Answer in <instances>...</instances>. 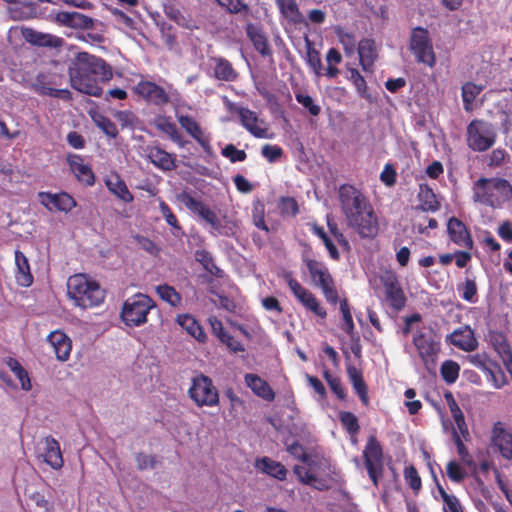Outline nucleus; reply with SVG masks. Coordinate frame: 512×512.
I'll return each instance as SVG.
<instances>
[{"mask_svg": "<svg viewBox=\"0 0 512 512\" xmlns=\"http://www.w3.org/2000/svg\"><path fill=\"white\" fill-rule=\"evenodd\" d=\"M67 163L79 182L86 186H93L95 184V175L90 165L84 163L82 156L69 154L67 156Z\"/></svg>", "mask_w": 512, "mask_h": 512, "instance_id": "obj_20", "label": "nucleus"}, {"mask_svg": "<svg viewBox=\"0 0 512 512\" xmlns=\"http://www.w3.org/2000/svg\"><path fill=\"white\" fill-rule=\"evenodd\" d=\"M339 421L342 427L349 435L356 436L360 430L358 418L349 411H341L339 413Z\"/></svg>", "mask_w": 512, "mask_h": 512, "instance_id": "obj_49", "label": "nucleus"}, {"mask_svg": "<svg viewBox=\"0 0 512 512\" xmlns=\"http://www.w3.org/2000/svg\"><path fill=\"white\" fill-rule=\"evenodd\" d=\"M497 140L495 126L483 119H473L466 129L467 146L475 152H486Z\"/></svg>", "mask_w": 512, "mask_h": 512, "instance_id": "obj_6", "label": "nucleus"}, {"mask_svg": "<svg viewBox=\"0 0 512 512\" xmlns=\"http://www.w3.org/2000/svg\"><path fill=\"white\" fill-rule=\"evenodd\" d=\"M261 154L269 163H274L283 155V149L278 145L265 144Z\"/></svg>", "mask_w": 512, "mask_h": 512, "instance_id": "obj_62", "label": "nucleus"}, {"mask_svg": "<svg viewBox=\"0 0 512 512\" xmlns=\"http://www.w3.org/2000/svg\"><path fill=\"white\" fill-rule=\"evenodd\" d=\"M452 345L465 352L474 351L478 347V341L470 326L460 327L449 335Z\"/></svg>", "mask_w": 512, "mask_h": 512, "instance_id": "obj_22", "label": "nucleus"}, {"mask_svg": "<svg viewBox=\"0 0 512 512\" xmlns=\"http://www.w3.org/2000/svg\"><path fill=\"white\" fill-rule=\"evenodd\" d=\"M188 396L197 407H214L219 404V392L212 379L202 373L191 380Z\"/></svg>", "mask_w": 512, "mask_h": 512, "instance_id": "obj_8", "label": "nucleus"}, {"mask_svg": "<svg viewBox=\"0 0 512 512\" xmlns=\"http://www.w3.org/2000/svg\"><path fill=\"white\" fill-rule=\"evenodd\" d=\"M282 277L295 298L303 305L306 310L312 312L322 319L326 318L327 312L325 308L321 306L317 297L311 291L303 287L300 282L293 277L291 271H285Z\"/></svg>", "mask_w": 512, "mask_h": 512, "instance_id": "obj_12", "label": "nucleus"}, {"mask_svg": "<svg viewBox=\"0 0 512 512\" xmlns=\"http://www.w3.org/2000/svg\"><path fill=\"white\" fill-rule=\"evenodd\" d=\"M156 293L160 299L167 302L172 307H178L181 305L182 297L173 286L168 284L158 285L156 287Z\"/></svg>", "mask_w": 512, "mask_h": 512, "instance_id": "obj_44", "label": "nucleus"}, {"mask_svg": "<svg viewBox=\"0 0 512 512\" xmlns=\"http://www.w3.org/2000/svg\"><path fill=\"white\" fill-rule=\"evenodd\" d=\"M159 208L168 225L175 229H181L177 217L165 201H160Z\"/></svg>", "mask_w": 512, "mask_h": 512, "instance_id": "obj_63", "label": "nucleus"}, {"mask_svg": "<svg viewBox=\"0 0 512 512\" xmlns=\"http://www.w3.org/2000/svg\"><path fill=\"white\" fill-rule=\"evenodd\" d=\"M7 366L14 373L17 379L20 381L21 388L25 391H29L32 388L31 380L26 369L22 367L18 360L12 357H8L6 360Z\"/></svg>", "mask_w": 512, "mask_h": 512, "instance_id": "obj_42", "label": "nucleus"}, {"mask_svg": "<svg viewBox=\"0 0 512 512\" xmlns=\"http://www.w3.org/2000/svg\"><path fill=\"white\" fill-rule=\"evenodd\" d=\"M338 200L347 225L361 238L373 239L379 231L378 217L365 194L352 184H342Z\"/></svg>", "mask_w": 512, "mask_h": 512, "instance_id": "obj_1", "label": "nucleus"}, {"mask_svg": "<svg viewBox=\"0 0 512 512\" xmlns=\"http://www.w3.org/2000/svg\"><path fill=\"white\" fill-rule=\"evenodd\" d=\"M133 92L147 104L158 108H163L171 102L165 88L150 80L141 79L133 87Z\"/></svg>", "mask_w": 512, "mask_h": 512, "instance_id": "obj_13", "label": "nucleus"}, {"mask_svg": "<svg viewBox=\"0 0 512 512\" xmlns=\"http://www.w3.org/2000/svg\"><path fill=\"white\" fill-rule=\"evenodd\" d=\"M409 48L417 63H422L430 68L436 64V55L433 44L426 28L417 26L412 29L409 40Z\"/></svg>", "mask_w": 512, "mask_h": 512, "instance_id": "obj_9", "label": "nucleus"}, {"mask_svg": "<svg viewBox=\"0 0 512 512\" xmlns=\"http://www.w3.org/2000/svg\"><path fill=\"white\" fill-rule=\"evenodd\" d=\"M163 12L167 18L176 22L179 25H183L185 21V16L181 12V10L172 3H167L163 5Z\"/></svg>", "mask_w": 512, "mask_h": 512, "instance_id": "obj_61", "label": "nucleus"}, {"mask_svg": "<svg viewBox=\"0 0 512 512\" xmlns=\"http://www.w3.org/2000/svg\"><path fill=\"white\" fill-rule=\"evenodd\" d=\"M214 63L213 75L217 80L225 82H234L238 78V73L229 60L223 57H212Z\"/></svg>", "mask_w": 512, "mask_h": 512, "instance_id": "obj_34", "label": "nucleus"}, {"mask_svg": "<svg viewBox=\"0 0 512 512\" xmlns=\"http://www.w3.org/2000/svg\"><path fill=\"white\" fill-rule=\"evenodd\" d=\"M323 377L326 380L331 391L340 399L343 400L346 397L345 388L342 385L341 379L330 373L328 369L323 371Z\"/></svg>", "mask_w": 512, "mask_h": 512, "instance_id": "obj_55", "label": "nucleus"}, {"mask_svg": "<svg viewBox=\"0 0 512 512\" xmlns=\"http://www.w3.org/2000/svg\"><path fill=\"white\" fill-rule=\"evenodd\" d=\"M467 468L461 461L450 460L446 465V475L451 482L460 484L469 475Z\"/></svg>", "mask_w": 512, "mask_h": 512, "instance_id": "obj_41", "label": "nucleus"}, {"mask_svg": "<svg viewBox=\"0 0 512 512\" xmlns=\"http://www.w3.org/2000/svg\"><path fill=\"white\" fill-rule=\"evenodd\" d=\"M106 186L111 193L126 203L133 201L134 197L129 191L126 183L118 175H114L106 180Z\"/></svg>", "mask_w": 512, "mask_h": 512, "instance_id": "obj_38", "label": "nucleus"}, {"mask_svg": "<svg viewBox=\"0 0 512 512\" xmlns=\"http://www.w3.org/2000/svg\"><path fill=\"white\" fill-rule=\"evenodd\" d=\"M147 157L151 163L163 171H171L176 168V157L164 149L154 146L147 149Z\"/></svg>", "mask_w": 512, "mask_h": 512, "instance_id": "obj_28", "label": "nucleus"}, {"mask_svg": "<svg viewBox=\"0 0 512 512\" xmlns=\"http://www.w3.org/2000/svg\"><path fill=\"white\" fill-rule=\"evenodd\" d=\"M255 467L262 473H265L279 481H284L287 477V469L285 466L267 456L258 458L255 461Z\"/></svg>", "mask_w": 512, "mask_h": 512, "instance_id": "obj_30", "label": "nucleus"}, {"mask_svg": "<svg viewBox=\"0 0 512 512\" xmlns=\"http://www.w3.org/2000/svg\"><path fill=\"white\" fill-rule=\"evenodd\" d=\"M302 260L308 269L311 279L315 285L322 290L326 301L332 305H336L339 301V296L334 279L327 266L323 262L309 258L308 256H303Z\"/></svg>", "mask_w": 512, "mask_h": 512, "instance_id": "obj_7", "label": "nucleus"}, {"mask_svg": "<svg viewBox=\"0 0 512 512\" xmlns=\"http://www.w3.org/2000/svg\"><path fill=\"white\" fill-rule=\"evenodd\" d=\"M156 127L160 131L167 134L174 142L179 143L181 141V134L176 126L170 118L161 117L156 121Z\"/></svg>", "mask_w": 512, "mask_h": 512, "instance_id": "obj_50", "label": "nucleus"}, {"mask_svg": "<svg viewBox=\"0 0 512 512\" xmlns=\"http://www.w3.org/2000/svg\"><path fill=\"white\" fill-rule=\"evenodd\" d=\"M156 304L148 295L137 293L123 303L121 319L128 327H138L147 322V316Z\"/></svg>", "mask_w": 512, "mask_h": 512, "instance_id": "obj_5", "label": "nucleus"}, {"mask_svg": "<svg viewBox=\"0 0 512 512\" xmlns=\"http://www.w3.org/2000/svg\"><path fill=\"white\" fill-rule=\"evenodd\" d=\"M403 476L408 486L417 495L422 488V480L415 466H406L403 471Z\"/></svg>", "mask_w": 512, "mask_h": 512, "instance_id": "obj_53", "label": "nucleus"}, {"mask_svg": "<svg viewBox=\"0 0 512 512\" xmlns=\"http://www.w3.org/2000/svg\"><path fill=\"white\" fill-rule=\"evenodd\" d=\"M418 200L420 203L415 207L416 210H421L423 212H436L441 207L433 189L427 184H420Z\"/></svg>", "mask_w": 512, "mask_h": 512, "instance_id": "obj_33", "label": "nucleus"}, {"mask_svg": "<svg viewBox=\"0 0 512 512\" xmlns=\"http://www.w3.org/2000/svg\"><path fill=\"white\" fill-rule=\"evenodd\" d=\"M279 210L282 215L295 217L299 213V206L295 198L286 196L281 197Z\"/></svg>", "mask_w": 512, "mask_h": 512, "instance_id": "obj_57", "label": "nucleus"}, {"mask_svg": "<svg viewBox=\"0 0 512 512\" xmlns=\"http://www.w3.org/2000/svg\"><path fill=\"white\" fill-rule=\"evenodd\" d=\"M484 373L487 375L488 381H490L497 389H500L507 384V378L504 372L495 362L489 367V370H486Z\"/></svg>", "mask_w": 512, "mask_h": 512, "instance_id": "obj_52", "label": "nucleus"}, {"mask_svg": "<svg viewBox=\"0 0 512 512\" xmlns=\"http://www.w3.org/2000/svg\"><path fill=\"white\" fill-rule=\"evenodd\" d=\"M458 290L461 292V297L463 300L473 304L478 301V289L474 279H465L464 283L459 286Z\"/></svg>", "mask_w": 512, "mask_h": 512, "instance_id": "obj_54", "label": "nucleus"}, {"mask_svg": "<svg viewBox=\"0 0 512 512\" xmlns=\"http://www.w3.org/2000/svg\"><path fill=\"white\" fill-rule=\"evenodd\" d=\"M44 461L55 470L62 468L64 464L60 444L52 436L45 437Z\"/></svg>", "mask_w": 512, "mask_h": 512, "instance_id": "obj_32", "label": "nucleus"}, {"mask_svg": "<svg viewBox=\"0 0 512 512\" xmlns=\"http://www.w3.org/2000/svg\"><path fill=\"white\" fill-rule=\"evenodd\" d=\"M363 459L369 478L373 485L378 487L379 481L383 476L384 457L383 448L374 435L369 436L367 439L363 450Z\"/></svg>", "mask_w": 512, "mask_h": 512, "instance_id": "obj_10", "label": "nucleus"}, {"mask_svg": "<svg viewBox=\"0 0 512 512\" xmlns=\"http://www.w3.org/2000/svg\"><path fill=\"white\" fill-rule=\"evenodd\" d=\"M177 323L192 337L199 342L206 341V334L198 321L189 314L178 315Z\"/></svg>", "mask_w": 512, "mask_h": 512, "instance_id": "obj_36", "label": "nucleus"}, {"mask_svg": "<svg viewBox=\"0 0 512 512\" xmlns=\"http://www.w3.org/2000/svg\"><path fill=\"white\" fill-rule=\"evenodd\" d=\"M178 121L183 129L193 137L197 143L204 149L205 152H211V145L209 138L205 135L199 123L189 115H181Z\"/></svg>", "mask_w": 512, "mask_h": 512, "instance_id": "obj_21", "label": "nucleus"}, {"mask_svg": "<svg viewBox=\"0 0 512 512\" xmlns=\"http://www.w3.org/2000/svg\"><path fill=\"white\" fill-rule=\"evenodd\" d=\"M447 233L450 240L458 246L473 248V240L467 226L457 217H451L447 223Z\"/></svg>", "mask_w": 512, "mask_h": 512, "instance_id": "obj_19", "label": "nucleus"}, {"mask_svg": "<svg viewBox=\"0 0 512 512\" xmlns=\"http://www.w3.org/2000/svg\"><path fill=\"white\" fill-rule=\"evenodd\" d=\"M460 372V365L453 360H446L440 367L442 379L447 384H453L457 381Z\"/></svg>", "mask_w": 512, "mask_h": 512, "instance_id": "obj_47", "label": "nucleus"}, {"mask_svg": "<svg viewBox=\"0 0 512 512\" xmlns=\"http://www.w3.org/2000/svg\"><path fill=\"white\" fill-rule=\"evenodd\" d=\"M386 299L391 308L400 311L406 304L403 289L394 273H389L382 278Z\"/></svg>", "mask_w": 512, "mask_h": 512, "instance_id": "obj_17", "label": "nucleus"}, {"mask_svg": "<svg viewBox=\"0 0 512 512\" xmlns=\"http://www.w3.org/2000/svg\"><path fill=\"white\" fill-rule=\"evenodd\" d=\"M295 98L304 108H306L312 116H318L321 112V108L316 104L310 95L297 93Z\"/></svg>", "mask_w": 512, "mask_h": 512, "instance_id": "obj_60", "label": "nucleus"}, {"mask_svg": "<svg viewBox=\"0 0 512 512\" xmlns=\"http://www.w3.org/2000/svg\"><path fill=\"white\" fill-rule=\"evenodd\" d=\"M221 154L230 160L231 163L243 162L247 158L244 150H239L234 144H227L221 151Z\"/></svg>", "mask_w": 512, "mask_h": 512, "instance_id": "obj_58", "label": "nucleus"}, {"mask_svg": "<svg viewBox=\"0 0 512 512\" xmlns=\"http://www.w3.org/2000/svg\"><path fill=\"white\" fill-rule=\"evenodd\" d=\"M178 199L185 205L188 210L206 221L214 230L220 229L221 223L216 213L207 205H205L200 199L195 198L191 193L186 191L180 193Z\"/></svg>", "mask_w": 512, "mask_h": 512, "instance_id": "obj_15", "label": "nucleus"}, {"mask_svg": "<svg viewBox=\"0 0 512 512\" xmlns=\"http://www.w3.org/2000/svg\"><path fill=\"white\" fill-rule=\"evenodd\" d=\"M512 199V185L503 178H479L473 185V200L496 208Z\"/></svg>", "mask_w": 512, "mask_h": 512, "instance_id": "obj_4", "label": "nucleus"}, {"mask_svg": "<svg viewBox=\"0 0 512 512\" xmlns=\"http://www.w3.org/2000/svg\"><path fill=\"white\" fill-rule=\"evenodd\" d=\"M244 381L246 386L250 388L256 396L268 402H272L275 399V392L271 386L257 374H245Z\"/></svg>", "mask_w": 512, "mask_h": 512, "instance_id": "obj_25", "label": "nucleus"}, {"mask_svg": "<svg viewBox=\"0 0 512 512\" xmlns=\"http://www.w3.org/2000/svg\"><path fill=\"white\" fill-rule=\"evenodd\" d=\"M280 15L289 23L298 25L305 22L296 0H275Z\"/></svg>", "mask_w": 512, "mask_h": 512, "instance_id": "obj_31", "label": "nucleus"}, {"mask_svg": "<svg viewBox=\"0 0 512 512\" xmlns=\"http://www.w3.org/2000/svg\"><path fill=\"white\" fill-rule=\"evenodd\" d=\"M62 76L52 72H40L31 83V89L41 96H50L62 100H71L72 94L68 89H59Z\"/></svg>", "mask_w": 512, "mask_h": 512, "instance_id": "obj_11", "label": "nucleus"}, {"mask_svg": "<svg viewBox=\"0 0 512 512\" xmlns=\"http://www.w3.org/2000/svg\"><path fill=\"white\" fill-rule=\"evenodd\" d=\"M358 54L362 69L372 72L378 57L375 41L371 38L362 39L358 44Z\"/></svg>", "mask_w": 512, "mask_h": 512, "instance_id": "obj_27", "label": "nucleus"}, {"mask_svg": "<svg viewBox=\"0 0 512 512\" xmlns=\"http://www.w3.org/2000/svg\"><path fill=\"white\" fill-rule=\"evenodd\" d=\"M218 6L232 15H250V8L244 0H215Z\"/></svg>", "mask_w": 512, "mask_h": 512, "instance_id": "obj_43", "label": "nucleus"}, {"mask_svg": "<svg viewBox=\"0 0 512 512\" xmlns=\"http://www.w3.org/2000/svg\"><path fill=\"white\" fill-rule=\"evenodd\" d=\"M412 342L424 365L427 368L429 365H434L441 350V344L435 339L433 332L417 331L413 335Z\"/></svg>", "mask_w": 512, "mask_h": 512, "instance_id": "obj_14", "label": "nucleus"}, {"mask_svg": "<svg viewBox=\"0 0 512 512\" xmlns=\"http://www.w3.org/2000/svg\"><path fill=\"white\" fill-rule=\"evenodd\" d=\"M116 118L122 129L134 128L139 121L136 114L130 110L118 111Z\"/></svg>", "mask_w": 512, "mask_h": 512, "instance_id": "obj_59", "label": "nucleus"}, {"mask_svg": "<svg viewBox=\"0 0 512 512\" xmlns=\"http://www.w3.org/2000/svg\"><path fill=\"white\" fill-rule=\"evenodd\" d=\"M349 76L348 79L354 84L358 95L366 100L371 99V95L368 93V87L366 80L355 68H348Z\"/></svg>", "mask_w": 512, "mask_h": 512, "instance_id": "obj_46", "label": "nucleus"}, {"mask_svg": "<svg viewBox=\"0 0 512 512\" xmlns=\"http://www.w3.org/2000/svg\"><path fill=\"white\" fill-rule=\"evenodd\" d=\"M245 31L247 37L252 42L253 47L262 57L272 56L271 46L261 27L253 23H248L245 27Z\"/></svg>", "mask_w": 512, "mask_h": 512, "instance_id": "obj_23", "label": "nucleus"}, {"mask_svg": "<svg viewBox=\"0 0 512 512\" xmlns=\"http://www.w3.org/2000/svg\"><path fill=\"white\" fill-rule=\"evenodd\" d=\"M380 180L386 185V186H393L395 185L397 181V172L392 164L387 163L381 174H380Z\"/></svg>", "mask_w": 512, "mask_h": 512, "instance_id": "obj_64", "label": "nucleus"}, {"mask_svg": "<svg viewBox=\"0 0 512 512\" xmlns=\"http://www.w3.org/2000/svg\"><path fill=\"white\" fill-rule=\"evenodd\" d=\"M48 342L59 361H67L72 350L71 339L62 331H53L48 336Z\"/></svg>", "mask_w": 512, "mask_h": 512, "instance_id": "obj_24", "label": "nucleus"}, {"mask_svg": "<svg viewBox=\"0 0 512 512\" xmlns=\"http://www.w3.org/2000/svg\"><path fill=\"white\" fill-rule=\"evenodd\" d=\"M38 198L40 203L49 211L68 213L77 205L75 199L67 192H39Z\"/></svg>", "mask_w": 512, "mask_h": 512, "instance_id": "obj_16", "label": "nucleus"}, {"mask_svg": "<svg viewBox=\"0 0 512 512\" xmlns=\"http://www.w3.org/2000/svg\"><path fill=\"white\" fill-rule=\"evenodd\" d=\"M431 473L436 482L438 493L443 501L444 512H464L459 499L455 495L447 493L443 486L438 482L437 476L432 468Z\"/></svg>", "mask_w": 512, "mask_h": 512, "instance_id": "obj_37", "label": "nucleus"}, {"mask_svg": "<svg viewBox=\"0 0 512 512\" xmlns=\"http://www.w3.org/2000/svg\"><path fill=\"white\" fill-rule=\"evenodd\" d=\"M67 294L75 306L82 309L97 307L105 299V292L99 283L81 273L68 278Z\"/></svg>", "mask_w": 512, "mask_h": 512, "instance_id": "obj_3", "label": "nucleus"}, {"mask_svg": "<svg viewBox=\"0 0 512 512\" xmlns=\"http://www.w3.org/2000/svg\"><path fill=\"white\" fill-rule=\"evenodd\" d=\"M306 61L309 67L317 76L322 75L323 65L320 53L312 46L309 41L307 42Z\"/></svg>", "mask_w": 512, "mask_h": 512, "instance_id": "obj_51", "label": "nucleus"}, {"mask_svg": "<svg viewBox=\"0 0 512 512\" xmlns=\"http://www.w3.org/2000/svg\"><path fill=\"white\" fill-rule=\"evenodd\" d=\"M340 311L344 321L342 330L345 331L351 338H353L355 326L347 299L340 301Z\"/></svg>", "mask_w": 512, "mask_h": 512, "instance_id": "obj_56", "label": "nucleus"}, {"mask_svg": "<svg viewBox=\"0 0 512 512\" xmlns=\"http://www.w3.org/2000/svg\"><path fill=\"white\" fill-rule=\"evenodd\" d=\"M15 279L19 286L30 287L33 284V275L31 273L28 258L20 250L15 251Z\"/></svg>", "mask_w": 512, "mask_h": 512, "instance_id": "obj_29", "label": "nucleus"}, {"mask_svg": "<svg viewBox=\"0 0 512 512\" xmlns=\"http://www.w3.org/2000/svg\"><path fill=\"white\" fill-rule=\"evenodd\" d=\"M452 439L456 446L457 453L459 456L460 461L467 465L468 469L470 470H476V463L473 459V456L470 454L468 448L464 444V439L461 438L459 433L456 431V429L452 430Z\"/></svg>", "mask_w": 512, "mask_h": 512, "instance_id": "obj_40", "label": "nucleus"}, {"mask_svg": "<svg viewBox=\"0 0 512 512\" xmlns=\"http://www.w3.org/2000/svg\"><path fill=\"white\" fill-rule=\"evenodd\" d=\"M196 259L211 275L217 278L223 277V271L215 264L210 252L206 250H198L196 251Z\"/></svg>", "mask_w": 512, "mask_h": 512, "instance_id": "obj_45", "label": "nucleus"}, {"mask_svg": "<svg viewBox=\"0 0 512 512\" xmlns=\"http://www.w3.org/2000/svg\"><path fill=\"white\" fill-rule=\"evenodd\" d=\"M491 441L503 458L512 459V432L505 427L504 423L500 421L494 423Z\"/></svg>", "mask_w": 512, "mask_h": 512, "instance_id": "obj_18", "label": "nucleus"}, {"mask_svg": "<svg viewBox=\"0 0 512 512\" xmlns=\"http://www.w3.org/2000/svg\"><path fill=\"white\" fill-rule=\"evenodd\" d=\"M95 125L101 129L108 137L116 138L118 136V129L114 122H112L107 116L96 113L92 116Z\"/></svg>", "mask_w": 512, "mask_h": 512, "instance_id": "obj_48", "label": "nucleus"}, {"mask_svg": "<svg viewBox=\"0 0 512 512\" xmlns=\"http://www.w3.org/2000/svg\"><path fill=\"white\" fill-rule=\"evenodd\" d=\"M238 116L242 126L256 138H268L267 128L259 126L257 114L245 107L238 110Z\"/></svg>", "mask_w": 512, "mask_h": 512, "instance_id": "obj_26", "label": "nucleus"}, {"mask_svg": "<svg viewBox=\"0 0 512 512\" xmlns=\"http://www.w3.org/2000/svg\"><path fill=\"white\" fill-rule=\"evenodd\" d=\"M488 337L491 346L501 358L502 362L510 360L512 357V350L506 335L499 331H490Z\"/></svg>", "mask_w": 512, "mask_h": 512, "instance_id": "obj_35", "label": "nucleus"}, {"mask_svg": "<svg viewBox=\"0 0 512 512\" xmlns=\"http://www.w3.org/2000/svg\"><path fill=\"white\" fill-rule=\"evenodd\" d=\"M112 76V68L105 60L87 52H79L69 67L71 86L94 97L101 96V84L108 82Z\"/></svg>", "mask_w": 512, "mask_h": 512, "instance_id": "obj_2", "label": "nucleus"}, {"mask_svg": "<svg viewBox=\"0 0 512 512\" xmlns=\"http://www.w3.org/2000/svg\"><path fill=\"white\" fill-rule=\"evenodd\" d=\"M483 85H477L474 82H466L462 85V101L463 108L466 112H471L473 110V104L477 96L483 91Z\"/></svg>", "mask_w": 512, "mask_h": 512, "instance_id": "obj_39", "label": "nucleus"}]
</instances>
